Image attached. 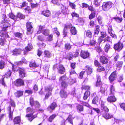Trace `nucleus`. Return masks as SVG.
<instances>
[{"instance_id": "f257e3e1", "label": "nucleus", "mask_w": 125, "mask_h": 125, "mask_svg": "<svg viewBox=\"0 0 125 125\" xmlns=\"http://www.w3.org/2000/svg\"><path fill=\"white\" fill-rule=\"evenodd\" d=\"M2 22L3 24L4 27L2 29V31H0V36L2 37H8V34L6 33L5 31H6L7 28L10 26V24L9 23L8 21L7 20V17L6 15L3 14L2 15Z\"/></svg>"}, {"instance_id": "f03ea898", "label": "nucleus", "mask_w": 125, "mask_h": 125, "mask_svg": "<svg viewBox=\"0 0 125 125\" xmlns=\"http://www.w3.org/2000/svg\"><path fill=\"white\" fill-rule=\"evenodd\" d=\"M36 111L34 109H31L29 107L27 108L26 112L27 113H29L26 115V117L30 121H31L33 119L37 117V114H36L34 115L33 114Z\"/></svg>"}, {"instance_id": "7ed1b4c3", "label": "nucleus", "mask_w": 125, "mask_h": 125, "mask_svg": "<svg viewBox=\"0 0 125 125\" xmlns=\"http://www.w3.org/2000/svg\"><path fill=\"white\" fill-rule=\"evenodd\" d=\"M30 104L32 107H34L37 111L41 106V105L37 101H33V98L31 97L30 99Z\"/></svg>"}, {"instance_id": "20e7f679", "label": "nucleus", "mask_w": 125, "mask_h": 125, "mask_svg": "<svg viewBox=\"0 0 125 125\" xmlns=\"http://www.w3.org/2000/svg\"><path fill=\"white\" fill-rule=\"evenodd\" d=\"M112 4L110 1L103 2L102 6L103 10L106 11H108L112 7Z\"/></svg>"}, {"instance_id": "39448f33", "label": "nucleus", "mask_w": 125, "mask_h": 125, "mask_svg": "<svg viewBox=\"0 0 125 125\" xmlns=\"http://www.w3.org/2000/svg\"><path fill=\"white\" fill-rule=\"evenodd\" d=\"M44 26H39V30L38 31V33H39L42 32L44 35H47L49 34V31L48 30L44 29Z\"/></svg>"}, {"instance_id": "423d86ee", "label": "nucleus", "mask_w": 125, "mask_h": 125, "mask_svg": "<svg viewBox=\"0 0 125 125\" xmlns=\"http://www.w3.org/2000/svg\"><path fill=\"white\" fill-rule=\"evenodd\" d=\"M60 7L61 9V13L63 14L66 15L68 14V9L66 7L64 6L62 4H60Z\"/></svg>"}, {"instance_id": "0eeeda50", "label": "nucleus", "mask_w": 125, "mask_h": 125, "mask_svg": "<svg viewBox=\"0 0 125 125\" xmlns=\"http://www.w3.org/2000/svg\"><path fill=\"white\" fill-rule=\"evenodd\" d=\"M117 78L116 72H114L112 73L109 77V79L110 82H113Z\"/></svg>"}, {"instance_id": "6e6552de", "label": "nucleus", "mask_w": 125, "mask_h": 125, "mask_svg": "<svg viewBox=\"0 0 125 125\" xmlns=\"http://www.w3.org/2000/svg\"><path fill=\"white\" fill-rule=\"evenodd\" d=\"M111 95L107 99V100L108 102L110 103L114 102L116 101V99L113 94H110Z\"/></svg>"}, {"instance_id": "1a4fd4ad", "label": "nucleus", "mask_w": 125, "mask_h": 125, "mask_svg": "<svg viewBox=\"0 0 125 125\" xmlns=\"http://www.w3.org/2000/svg\"><path fill=\"white\" fill-rule=\"evenodd\" d=\"M52 89V88L50 87H46L45 88V90L46 92L48 91V93H47L45 96V98H48L49 96L51 95V92Z\"/></svg>"}, {"instance_id": "9d476101", "label": "nucleus", "mask_w": 125, "mask_h": 125, "mask_svg": "<svg viewBox=\"0 0 125 125\" xmlns=\"http://www.w3.org/2000/svg\"><path fill=\"white\" fill-rule=\"evenodd\" d=\"M123 47V44L119 42L114 45V48L115 50L119 51L122 49Z\"/></svg>"}, {"instance_id": "9b49d317", "label": "nucleus", "mask_w": 125, "mask_h": 125, "mask_svg": "<svg viewBox=\"0 0 125 125\" xmlns=\"http://www.w3.org/2000/svg\"><path fill=\"white\" fill-rule=\"evenodd\" d=\"M24 84V83L23 80L21 79H17L15 82V85L17 86L23 85Z\"/></svg>"}, {"instance_id": "f8f14e48", "label": "nucleus", "mask_w": 125, "mask_h": 125, "mask_svg": "<svg viewBox=\"0 0 125 125\" xmlns=\"http://www.w3.org/2000/svg\"><path fill=\"white\" fill-rule=\"evenodd\" d=\"M57 69L59 73L61 74L64 73L65 71V70L64 67L62 65H60Z\"/></svg>"}, {"instance_id": "ddd939ff", "label": "nucleus", "mask_w": 125, "mask_h": 125, "mask_svg": "<svg viewBox=\"0 0 125 125\" xmlns=\"http://www.w3.org/2000/svg\"><path fill=\"white\" fill-rule=\"evenodd\" d=\"M89 53L87 52L82 51L80 53L81 56L84 59H85L89 56Z\"/></svg>"}, {"instance_id": "4468645a", "label": "nucleus", "mask_w": 125, "mask_h": 125, "mask_svg": "<svg viewBox=\"0 0 125 125\" xmlns=\"http://www.w3.org/2000/svg\"><path fill=\"white\" fill-rule=\"evenodd\" d=\"M104 102L102 101L101 104V109L105 112H108L109 111V109L106 106H104Z\"/></svg>"}, {"instance_id": "2eb2a0df", "label": "nucleus", "mask_w": 125, "mask_h": 125, "mask_svg": "<svg viewBox=\"0 0 125 125\" xmlns=\"http://www.w3.org/2000/svg\"><path fill=\"white\" fill-rule=\"evenodd\" d=\"M20 77L23 78L25 76V71L23 69L20 68L19 70Z\"/></svg>"}, {"instance_id": "dca6fc26", "label": "nucleus", "mask_w": 125, "mask_h": 125, "mask_svg": "<svg viewBox=\"0 0 125 125\" xmlns=\"http://www.w3.org/2000/svg\"><path fill=\"white\" fill-rule=\"evenodd\" d=\"M100 59L101 62L103 64L106 63L108 62V59L104 56H101Z\"/></svg>"}, {"instance_id": "f3484780", "label": "nucleus", "mask_w": 125, "mask_h": 125, "mask_svg": "<svg viewBox=\"0 0 125 125\" xmlns=\"http://www.w3.org/2000/svg\"><path fill=\"white\" fill-rule=\"evenodd\" d=\"M60 95L62 98H65L67 96V93L64 90H61L60 92Z\"/></svg>"}, {"instance_id": "a211bd4d", "label": "nucleus", "mask_w": 125, "mask_h": 125, "mask_svg": "<svg viewBox=\"0 0 125 125\" xmlns=\"http://www.w3.org/2000/svg\"><path fill=\"white\" fill-rule=\"evenodd\" d=\"M33 48V47L31 44H29L27 47H25V50L24 51V54H26L27 52L30 51Z\"/></svg>"}, {"instance_id": "6ab92c4d", "label": "nucleus", "mask_w": 125, "mask_h": 125, "mask_svg": "<svg viewBox=\"0 0 125 125\" xmlns=\"http://www.w3.org/2000/svg\"><path fill=\"white\" fill-rule=\"evenodd\" d=\"M21 121L20 116H18L15 117L13 120V122L14 124H19Z\"/></svg>"}, {"instance_id": "aec40b11", "label": "nucleus", "mask_w": 125, "mask_h": 125, "mask_svg": "<svg viewBox=\"0 0 125 125\" xmlns=\"http://www.w3.org/2000/svg\"><path fill=\"white\" fill-rule=\"evenodd\" d=\"M112 26L111 25H109L108 28V33L110 34V35L113 38H116V35L112 33Z\"/></svg>"}, {"instance_id": "412c9836", "label": "nucleus", "mask_w": 125, "mask_h": 125, "mask_svg": "<svg viewBox=\"0 0 125 125\" xmlns=\"http://www.w3.org/2000/svg\"><path fill=\"white\" fill-rule=\"evenodd\" d=\"M103 117L105 119H108L113 117V115L109 113H105L103 114Z\"/></svg>"}, {"instance_id": "4be33fe9", "label": "nucleus", "mask_w": 125, "mask_h": 125, "mask_svg": "<svg viewBox=\"0 0 125 125\" xmlns=\"http://www.w3.org/2000/svg\"><path fill=\"white\" fill-rule=\"evenodd\" d=\"M32 23L30 22H28L26 24V27L28 31L30 32L31 31V29L32 28Z\"/></svg>"}, {"instance_id": "5701e85b", "label": "nucleus", "mask_w": 125, "mask_h": 125, "mask_svg": "<svg viewBox=\"0 0 125 125\" xmlns=\"http://www.w3.org/2000/svg\"><path fill=\"white\" fill-rule=\"evenodd\" d=\"M42 13L45 16L47 17H49L51 15V13L50 12V11L48 10L42 11Z\"/></svg>"}, {"instance_id": "b1692460", "label": "nucleus", "mask_w": 125, "mask_h": 125, "mask_svg": "<svg viewBox=\"0 0 125 125\" xmlns=\"http://www.w3.org/2000/svg\"><path fill=\"white\" fill-rule=\"evenodd\" d=\"M90 93L89 91H86L84 94L83 97V99L84 100H86L88 97L90 96Z\"/></svg>"}, {"instance_id": "393cba45", "label": "nucleus", "mask_w": 125, "mask_h": 125, "mask_svg": "<svg viewBox=\"0 0 125 125\" xmlns=\"http://www.w3.org/2000/svg\"><path fill=\"white\" fill-rule=\"evenodd\" d=\"M21 50L20 49H16L13 50V54L15 55L20 54L21 53Z\"/></svg>"}, {"instance_id": "a878e982", "label": "nucleus", "mask_w": 125, "mask_h": 125, "mask_svg": "<svg viewBox=\"0 0 125 125\" xmlns=\"http://www.w3.org/2000/svg\"><path fill=\"white\" fill-rule=\"evenodd\" d=\"M107 86L106 85H103L102 86L101 88L100 91L102 93H104L106 91L107 88Z\"/></svg>"}, {"instance_id": "bb28decb", "label": "nucleus", "mask_w": 125, "mask_h": 125, "mask_svg": "<svg viewBox=\"0 0 125 125\" xmlns=\"http://www.w3.org/2000/svg\"><path fill=\"white\" fill-rule=\"evenodd\" d=\"M68 78L65 75H63L59 79V81L62 83L63 82H66Z\"/></svg>"}, {"instance_id": "cd10ccee", "label": "nucleus", "mask_w": 125, "mask_h": 125, "mask_svg": "<svg viewBox=\"0 0 125 125\" xmlns=\"http://www.w3.org/2000/svg\"><path fill=\"white\" fill-rule=\"evenodd\" d=\"M85 70L88 72V73L90 74L92 72V70L91 67L88 66H86L84 68Z\"/></svg>"}, {"instance_id": "c85d7f7f", "label": "nucleus", "mask_w": 125, "mask_h": 125, "mask_svg": "<svg viewBox=\"0 0 125 125\" xmlns=\"http://www.w3.org/2000/svg\"><path fill=\"white\" fill-rule=\"evenodd\" d=\"M8 110L9 111V116L10 119L11 120H12V116H13V111L11 112V108L10 106H9L8 108ZM14 110V109H13V110Z\"/></svg>"}, {"instance_id": "c756f323", "label": "nucleus", "mask_w": 125, "mask_h": 125, "mask_svg": "<svg viewBox=\"0 0 125 125\" xmlns=\"http://www.w3.org/2000/svg\"><path fill=\"white\" fill-rule=\"evenodd\" d=\"M23 91H18L14 94L17 97H19L23 95Z\"/></svg>"}, {"instance_id": "7c9ffc66", "label": "nucleus", "mask_w": 125, "mask_h": 125, "mask_svg": "<svg viewBox=\"0 0 125 125\" xmlns=\"http://www.w3.org/2000/svg\"><path fill=\"white\" fill-rule=\"evenodd\" d=\"M70 32L72 35H75L77 33V31L74 27H71L70 30Z\"/></svg>"}, {"instance_id": "2f4dec72", "label": "nucleus", "mask_w": 125, "mask_h": 125, "mask_svg": "<svg viewBox=\"0 0 125 125\" xmlns=\"http://www.w3.org/2000/svg\"><path fill=\"white\" fill-rule=\"evenodd\" d=\"M123 64V62L121 61H119L117 62L116 64V66L117 67L116 69L118 68L121 67Z\"/></svg>"}, {"instance_id": "473e14b6", "label": "nucleus", "mask_w": 125, "mask_h": 125, "mask_svg": "<svg viewBox=\"0 0 125 125\" xmlns=\"http://www.w3.org/2000/svg\"><path fill=\"white\" fill-rule=\"evenodd\" d=\"M72 45L69 43H66L65 44L64 49L66 50H69L71 48Z\"/></svg>"}, {"instance_id": "72a5a7b5", "label": "nucleus", "mask_w": 125, "mask_h": 125, "mask_svg": "<svg viewBox=\"0 0 125 125\" xmlns=\"http://www.w3.org/2000/svg\"><path fill=\"white\" fill-rule=\"evenodd\" d=\"M74 118H73L72 115H69L67 120L70 124L73 125V120Z\"/></svg>"}, {"instance_id": "f704fd0d", "label": "nucleus", "mask_w": 125, "mask_h": 125, "mask_svg": "<svg viewBox=\"0 0 125 125\" xmlns=\"http://www.w3.org/2000/svg\"><path fill=\"white\" fill-rule=\"evenodd\" d=\"M44 57L47 58L50 57L51 53L49 51L47 50H45L44 51Z\"/></svg>"}, {"instance_id": "c9c22d12", "label": "nucleus", "mask_w": 125, "mask_h": 125, "mask_svg": "<svg viewBox=\"0 0 125 125\" xmlns=\"http://www.w3.org/2000/svg\"><path fill=\"white\" fill-rule=\"evenodd\" d=\"M61 14V13L60 11H55L53 13V16L54 17H58Z\"/></svg>"}, {"instance_id": "e433bc0d", "label": "nucleus", "mask_w": 125, "mask_h": 125, "mask_svg": "<svg viewBox=\"0 0 125 125\" xmlns=\"http://www.w3.org/2000/svg\"><path fill=\"white\" fill-rule=\"evenodd\" d=\"M102 0H94V4L96 6H99L100 4V3Z\"/></svg>"}, {"instance_id": "4c0bfd02", "label": "nucleus", "mask_w": 125, "mask_h": 125, "mask_svg": "<svg viewBox=\"0 0 125 125\" xmlns=\"http://www.w3.org/2000/svg\"><path fill=\"white\" fill-rule=\"evenodd\" d=\"M110 48V45L108 44H106L105 45L104 48L105 51L106 52H107Z\"/></svg>"}, {"instance_id": "58836bf2", "label": "nucleus", "mask_w": 125, "mask_h": 125, "mask_svg": "<svg viewBox=\"0 0 125 125\" xmlns=\"http://www.w3.org/2000/svg\"><path fill=\"white\" fill-rule=\"evenodd\" d=\"M57 105L55 102H53L50 107V108L52 110H53L56 107Z\"/></svg>"}, {"instance_id": "ea45409f", "label": "nucleus", "mask_w": 125, "mask_h": 125, "mask_svg": "<svg viewBox=\"0 0 125 125\" xmlns=\"http://www.w3.org/2000/svg\"><path fill=\"white\" fill-rule=\"evenodd\" d=\"M61 1L59 0H53L52 1V3L54 4H56L57 5L60 6V4H62L59 3Z\"/></svg>"}, {"instance_id": "a19ab883", "label": "nucleus", "mask_w": 125, "mask_h": 125, "mask_svg": "<svg viewBox=\"0 0 125 125\" xmlns=\"http://www.w3.org/2000/svg\"><path fill=\"white\" fill-rule=\"evenodd\" d=\"M14 35L15 36L18 38H21L22 37V34L18 32H16L14 33Z\"/></svg>"}, {"instance_id": "79ce46f5", "label": "nucleus", "mask_w": 125, "mask_h": 125, "mask_svg": "<svg viewBox=\"0 0 125 125\" xmlns=\"http://www.w3.org/2000/svg\"><path fill=\"white\" fill-rule=\"evenodd\" d=\"M9 16L10 18L14 20H16L17 19V17L15 16L12 13H9Z\"/></svg>"}, {"instance_id": "37998d69", "label": "nucleus", "mask_w": 125, "mask_h": 125, "mask_svg": "<svg viewBox=\"0 0 125 125\" xmlns=\"http://www.w3.org/2000/svg\"><path fill=\"white\" fill-rule=\"evenodd\" d=\"M5 63L4 61H0V69H2L4 67Z\"/></svg>"}, {"instance_id": "c03bdc74", "label": "nucleus", "mask_w": 125, "mask_h": 125, "mask_svg": "<svg viewBox=\"0 0 125 125\" xmlns=\"http://www.w3.org/2000/svg\"><path fill=\"white\" fill-rule=\"evenodd\" d=\"M56 116V115L55 114L52 115L48 119V121L50 122H52V120L54 119Z\"/></svg>"}, {"instance_id": "a18cd8bd", "label": "nucleus", "mask_w": 125, "mask_h": 125, "mask_svg": "<svg viewBox=\"0 0 125 125\" xmlns=\"http://www.w3.org/2000/svg\"><path fill=\"white\" fill-rule=\"evenodd\" d=\"M104 42L107 41L111 43H112L111 40L110 39V38L109 36H107V37L105 38L104 39Z\"/></svg>"}, {"instance_id": "49530a36", "label": "nucleus", "mask_w": 125, "mask_h": 125, "mask_svg": "<svg viewBox=\"0 0 125 125\" xmlns=\"http://www.w3.org/2000/svg\"><path fill=\"white\" fill-rule=\"evenodd\" d=\"M11 74V72L10 70H9L7 73H6L5 77L6 78H8L10 77Z\"/></svg>"}, {"instance_id": "de8ad7c7", "label": "nucleus", "mask_w": 125, "mask_h": 125, "mask_svg": "<svg viewBox=\"0 0 125 125\" xmlns=\"http://www.w3.org/2000/svg\"><path fill=\"white\" fill-rule=\"evenodd\" d=\"M98 101V98L97 96H96L94 98L92 101V103L94 104H96Z\"/></svg>"}, {"instance_id": "09e8293b", "label": "nucleus", "mask_w": 125, "mask_h": 125, "mask_svg": "<svg viewBox=\"0 0 125 125\" xmlns=\"http://www.w3.org/2000/svg\"><path fill=\"white\" fill-rule=\"evenodd\" d=\"M68 31V30L67 29V28L65 27L64 28L63 31L64 37H65L66 36Z\"/></svg>"}, {"instance_id": "8fccbe9b", "label": "nucleus", "mask_w": 125, "mask_h": 125, "mask_svg": "<svg viewBox=\"0 0 125 125\" xmlns=\"http://www.w3.org/2000/svg\"><path fill=\"white\" fill-rule=\"evenodd\" d=\"M17 16V17L21 19H24L25 18V16L20 13H18Z\"/></svg>"}, {"instance_id": "3c124183", "label": "nucleus", "mask_w": 125, "mask_h": 125, "mask_svg": "<svg viewBox=\"0 0 125 125\" xmlns=\"http://www.w3.org/2000/svg\"><path fill=\"white\" fill-rule=\"evenodd\" d=\"M10 103L11 106L14 108L15 106V104L14 102L12 99H10Z\"/></svg>"}, {"instance_id": "603ef678", "label": "nucleus", "mask_w": 125, "mask_h": 125, "mask_svg": "<svg viewBox=\"0 0 125 125\" xmlns=\"http://www.w3.org/2000/svg\"><path fill=\"white\" fill-rule=\"evenodd\" d=\"M61 86L64 88H66L68 86V84L66 82H63L61 83Z\"/></svg>"}, {"instance_id": "864d4df0", "label": "nucleus", "mask_w": 125, "mask_h": 125, "mask_svg": "<svg viewBox=\"0 0 125 125\" xmlns=\"http://www.w3.org/2000/svg\"><path fill=\"white\" fill-rule=\"evenodd\" d=\"M114 19H115L116 21L118 22H120L122 20V18L117 17H114Z\"/></svg>"}, {"instance_id": "5fc2aeb1", "label": "nucleus", "mask_w": 125, "mask_h": 125, "mask_svg": "<svg viewBox=\"0 0 125 125\" xmlns=\"http://www.w3.org/2000/svg\"><path fill=\"white\" fill-rule=\"evenodd\" d=\"M98 68L97 69V71L98 72H100L104 70V68L103 66H98Z\"/></svg>"}, {"instance_id": "6e6d98bb", "label": "nucleus", "mask_w": 125, "mask_h": 125, "mask_svg": "<svg viewBox=\"0 0 125 125\" xmlns=\"http://www.w3.org/2000/svg\"><path fill=\"white\" fill-rule=\"evenodd\" d=\"M95 13L94 12H92L90 15L89 16V19L91 20L93 19L95 16Z\"/></svg>"}, {"instance_id": "4d7b16f0", "label": "nucleus", "mask_w": 125, "mask_h": 125, "mask_svg": "<svg viewBox=\"0 0 125 125\" xmlns=\"http://www.w3.org/2000/svg\"><path fill=\"white\" fill-rule=\"evenodd\" d=\"M97 20L100 24L102 23V18L100 16H99L97 18Z\"/></svg>"}, {"instance_id": "13d9d810", "label": "nucleus", "mask_w": 125, "mask_h": 125, "mask_svg": "<svg viewBox=\"0 0 125 125\" xmlns=\"http://www.w3.org/2000/svg\"><path fill=\"white\" fill-rule=\"evenodd\" d=\"M123 79V76L122 75H119L118 78V81L119 82H121Z\"/></svg>"}, {"instance_id": "bf43d9fd", "label": "nucleus", "mask_w": 125, "mask_h": 125, "mask_svg": "<svg viewBox=\"0 0 125 125\" xmlns=\"http://www.w3.org/2000/svg\"><path fill=\"white\" fill-rule=\"evenodd\" d=\"M30 67H37V65L35 63L31 62L30 64Z\"/></svg>"}, {"instance_id": "052dcab7", "label": "nucleus", "mask_w": 125, "mask_h": 125, "mask_svg": "<svg viewBox=\"0 0 125 125\" xmlns=\"http://www.w3.org/2000/svg\"><path fill=\"white\" fill-rule=\"evenodd\" d=\"M69 57L68 58L69 60H71L72 58L74 57L73 55L72 52H69L68 54Z\"/></svg>"}, {"instance_id": "680f3d73", "label": "nucleus", "mask_w": 125, "mask_h": 125, "mask_svg": "<svg viewBox=\"0 0 125 125\" xmlns=\"http://www.w3.org/2000/svg\"><path fill=\"white\" fill-rule=\"evenodd\" d=\"M77 109L79 111H82L83 110V106L80 105H78L77 106Z\"/></svg>"}, {"instance_id": "e2e57ef3", "label": "nucleus", "mask_w": 125, "mask_h": 125, "mask_svg": "<svg viewBox=\"0 0 125 125\" xmlns=\"http://www.w3.org/2000/svg\"><path fill=\"white\" fill-rule=\"evenodd\" d=\"M99 31V27L98 26H96V29L94 31V33L95 34L97 35Z\"/></svg>"}, {"instance_id": "0e129e2a", "label": "nucleus", "mask_w": 125, "mask_h": 125, "mask_svg": "<svg viewBox=\"0 0 125 125\" xmlns=\"http://www.w3.org/2000/svg\"><path fill=\"white\" fill-rule=\"evenodd\" d=\"M71 15L73 17H79V15L78 14L76 13L75 12H72L71 13Z\"/></svg>"}, {"instance_id": "69168bd1", "label": "nucleus", "mask_w": 125, "mask_h": 125, "mask_svg": "<svg viewBox=\"0 0 125 125\" xmlns=\"http://www.w3.org/2000/svg\"><path fill=\"white\" fill-rule=\"evenodd\" d=\"M82 104L83 105L86 106V107H89L90 108H91L92 107L88 103L86 102H82Z\"/></svg>"}, {"instance_id": "338daca9", "label": "nucleus", "mask_w": 125, "mask_h": 125, "mask_svg": "<svg viewBox=\"0 0 125 125\" xmlns=\"http://www.w3.org/2000/svg\"><path fill=\"white\" fill-rule=\"evenodd\" d=\"M86 35L89 38H91L92 37V33L90 31H88L86 32Z\"/></svg>"}, {"instance_id": "774afa93", "label": "nucleus", "mask_w": 125, "mask_h": 125, "mask_svg": "<svg viewBox=\"0 0 125 125\" xmlns=\"http://www.w3.org/2000/svg\"><path fill=\"white\" fill-rule=\"evenodd\" d=\"M96 41L94 40H90V45L94 46L96 43Z\"/></svg>"}]
</instances>
